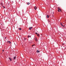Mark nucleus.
<instances>
[{
	"instance_id": "aec40b11",
	"label": "nucleus",
	"mask_w": 66,
	"mask_h": 66,
	"mask_svg": "<svg viewBox=\"0 0 66 66\" xmlns=\"http://www.w3.org/2000/svg\"><path fill=\"white\" fill-rule=\"evenodd\" d=\"M32 47H33V46H34V45H32Z\"/></svg>"
},
{
	"instance_id": "2eb2a0df",
	"label": "nucleus",
	"mask_w": 66,
	"mask_h": 66,
	"mask_svg": "<svg viewBox=\"0 0 66 66\" xmlns=\"http://www.w3.org/2000/svg\"><path fill=\"white\" fill-rule=\"evenodd\" d=\"M28 38H29V37H30V36H28Z\"/></svg>"
},
{
	"instance_id": "9b49d317",
	"label": "nucleus",
	"mask_w": 66,
	"mask_h": 66,
	"mask_svg": "<svg viewBox=\"0 0 66 66\" xmlns=\"http://www.w3.org/2000/svg\"><path fill=\"white\" fill-rule=\"evenodd\" d=\"M32 42V40H30V43H31Z\"/></svg>"
},
{
	"instance_id": "39448f33",
	"label": "nucleus",
	"mask_w": 66,
	"mask_h": 66,
	"mask_svg": "<svg viewBox=\"0 0 66 66\" xmlns=\"http://www.w3.org/2000/svg\"><path fill=\"white\" fill-rule=\"evenodd\" d=\"M32 29V27H29V30H31V29Z\"/></svg>"
},
{
	"instance_id": "6e6552de",
	"label": "nucleus",
	"mask_w": 66,
	"mask_h": 66,
	"mask_svg": "<svg viewBox=\"0 0 66 66\" xmlns=\"http://www.w3.org/2000/svg\"><path fill=\"white\" fill-rule=\"evenodd\" d=\"M40 52V51H39L37 50V52Z\"/></svg>"
},
{
	"instance_id": "dca6fc26",
	"label": "nucleus",
	"mask_w": 66,
	"mask_h": 66,
	"mask_svg": "<svg viewBox=\"0 0 66 66\" xmlns=\"http://www.w3.org/2000/svg\"><path fill=\"white\" fill-rule=\"evenodd\" d=\"M1 4L2 5H3V3H1Z\"/></svg>"
},
{
	"instance_id": "0eeeda50",
	"label": "nucleus",
	"mask_w": 66,
	"mask_h": 66,
	"mask_svg": "<svg viewBox=\"0 0 66 66\" xmlns=\"http://www.w3.org/2000/svg\"><path fill=\"white\" fill-rule=\"evenodd\" d=\"M47 18H49V15H47Z\"/></svg>"
},
{
	"instance_id": "f8f14e48",
	"label": "nucleus",
	"mask_w": 66,
	"mask_h": 66,
	"mask_svg": "<svg viewBox=\"0 0 66 66\" xmlns=\"http://www.w3.org/2000/svg\"><path fill=\"white\" fill-rule=\"evenodd\" d=\"M37 36H39V34H37Z\"/></svg>"
},
{
	"instance_id": "4be33fe9",
	"label": "nucleus",
	"mask_w": 66,
	"mask_h": 66,
	"mask_svg": "<svg viewBox=\"0 0 66 66\" xmlns=\"http://www.w3.org/2000/svg\"><path fill=\"white\" fill-rule=\"evenodd\" d=\"M2 51H3L4 52V50H2Z\"/></svg>"
},
{
	"instance_id": "f3484780",
	"label": "nucleus",
	"mask_w": 66,
	"mask_h": 66,
	"mask_svg": "<svg viewBox=\"0 0 66 66\" xmlns=\"http://www.w3.org/2000/svg\"><path fill=\"white\" fill-rule=\"evenodd\" d=\"M58 12H60V11H60V10H59H59H58Z\"/></svg>"
},
{
	"instance_id": "ddd939ff",
	"label": "nucleus",
	"mask_w": 66,
	"mask_h": 66,
	"mask_svg": "<svg viewBox=\"0 0 66 66\" xmlns=\"http://www.w3.org/2000/svg\"><path fill=\"white\" fill-rule=\"evenodd\" d=\"M19 30H21V28H19Z\"/></svg>"
},
{
	"instance_id": "6ab92c4d",
	"label": "nucleus",
	"mask_w": 66,
	"mask_h": 66,
	"mask_svg": "<svg viewBox=\"0 0 66 66\" xmlns=\"http://www.w3.org/2000/svg\"><path fill=\"white\" fill-rule=\"evenodd\" d=\"M53 14H54V12H53Z\"/></svg>"
},
{
	"instance_id": "5701e85b",
	"label": "nucleus",
	"mask_w": 66,
	"mask_h": 66,
	"mask_svg": "<svg viewBox=\"0 0 66 66\" xmlns=\"http://www.w3.org/2000/svg\"><path fill=\"white\" fill-rule=\"evenodd\" d=\"M4 8H5V7H4Z\"/></svg>"
},
{
	"instance_id": "423d86ee",
	"label": "nucleus",
	"mask_w": 66,
	"mask_h": 66,
	"mask_svg": "<svg viewBox=\"0 0 66 66\" xmlns=\"http://www.w3.org/2000/svg\"><path fill=\"white\" fill-rule=\"evenodd\" d=\"M9 59L10 60V61H11L12 60V59L10 57H9Z\"/></svg>"
},
{
	"instance_id": "f03ea898",
	"label": "nucleus",
	"mask_w": 66,
	"mask_h": 66,
	"mask_svg": "<svg viewBox=\"0 0 66 66\" xmlns=\"http://www.w3.org/2000/svg\"><path fill=\"white\" fill-rule=\"evenodd\" d=\"M34 39H35V40H36V42H37V39L36 38V37H35L34 38Z\"/></svg>"
},
{
	"instance_id": "1a4fd4ad",
	"label": "nucleus",
	"mask_w": 66,
	"mask_h": 66,
	"mask_svg": "<svg viewBox=\"0 0 66 66\" xmlns=\"http://www.w3.org/2000/svg\"><path fill=\"white\" fill-rule=\"evenodd\" d=\"M7 42L8 43H9L10 44H11V42L10 41H8Z\"/></svg>"
},
{
	"instance_id": "4468645a",
	"label": "nucleus",
	"mask_w": 66,
	"mask_h": 66,
	"mask_svg": "<svg viewBox=\"0 0 66 66\" xmlns=\"http://www.w3.org/2000/svg\"><path fill=\"white\" fill-rule=\"evenodd\" d=\"M27 4L28 5H29L30 4V3H27Z\"/></svg>"
},
{
	"instance_id": "b1692460",
	"label": "nucleus",
	"mask_w": 66,
	"mask_h": 66,
	"mask_svg": "<svg viewBox=\"0 0 66 66\" xmlns=\"http://www.w3.org/2000/svg\"><path fill=\"white\" fill-rule=\"evenodd\" d=\"M6 38V37H5V38Z\"/></svg>"
},
{
	"instance_id": "7ed1b4c3",
	"label": "nucleus",
	"mask_w": 66,
	"mask_h": 66,
	"mask_svg": "<svg viewBox=\"0 0 66 66\" xmlns=\"http://www.w3.org/2000/svg\"><path fill=\"white\" fill-rule=\"evenodd\" d=\"M58 11H61V10L60 8H58Z\"/></svg>"
},
{
	"instance_id": "9d476101",
	"label": "nucleus",
	"mask_w": 66,
	"mask_h": 66,
	"mask_svg": "<svg viewBox=\"0 0 66 66\" xmlns=\"http://www.w3.org/2000/svg\"><path fill=\"white\" fill-rule=\"evenodd\" d=\"M16 59V57H13V60H15Z\"/></svg>"
},
{
	"instance_id": "412c9836",
	"label": "nucleus",
	"mask_w": 66,
	"mask_h": 66,
	"mask_svg": "<svg viewBox=\"0 0 66 66\" xmlns=\"http://www.w3.org/2000/svg\"><path fill=\"white\" fill-rule=\"evenodd\" d=\"M52 17H54V15H52Z\"/></svg>"
},
{
	"instance_id": "f257e3e1",
	"label": "nucleus",
	"mask_w": 66,
	"mask_h": 66,
	"mask_svg": "<svg viewBox=\"0 0 66 66\" xmlns=\"http://www.w3.org/2000/svg\"><path fill=\"white\" fill-rule=\"evenodd\" d=\"M60 24L61 25V26L63 27H64V26L63 25V24H62V23H61Z\"/></svg>"
},
{
	"instance_id": "20e7f679",
	"label": "nucleus",
	"mask_w": 66,
	"mask_h": 66,
	"mask_svg": "<svg viewBox=\"0 0 66 66\" xmlns=\"http://www.w3.org/2000/svg\"><path fill=\"white\" fill-rule=\"evenodd\" d=\"M34 9L35 10H36V9H37V7H36V6H35L34 7Z\"/></svg>"
},
{
	"instance_id": "a211bd4d",
	"label": "nucleus",
	"mask_w": 66,
	"mask_h": 66,
	"mask_svg": "<svg viewBox=\"0 0 66 66\" xmlns=\"http://www.w3.org/2000/svg\"><path fill=\"white\" fill-rule=\"evenodd\" d=\"M35 34H37V35L38 34L37 33V32H36Z\"/></svg>"
}]
</instances>
